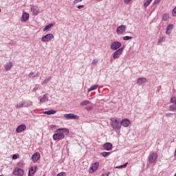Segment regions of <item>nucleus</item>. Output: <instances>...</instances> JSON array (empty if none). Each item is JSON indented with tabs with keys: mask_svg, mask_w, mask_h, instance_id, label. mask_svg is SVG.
<instances>
[{
	"mask_svg": "<svg viewBox=\"0 0 176 176\" xmlns=\"http://www.w3.org/2000/svg\"><path fill=\"white\" fill-rule=\"evenodd\" d=\"M0 12H1V9H0Z\"/></svg>",
	"mask_w": 176,
	"mask_h": 176,
	"instance_id": "bf43d9fd",
	"label": "nucleus"
},
{
	"mask_svg": "<svg viewBox=\"0 0 176 176\" xmlns=\"http://www.w3.org/2000/svg\"><path fill=\"white\" fill-rule=\"evenodd\" d=\"M127 30V26L126 25H121L116 28V32L117 35H123Z\"/></svg>",
	"mask_w": 176,
	"mask_h": 176,
	"instance_id": "20e7f679",
	"label": "nucleus"
},
{
	"mask_svg": "<svg viewBox=\"0 0 176 176\" xmlns=\"http://www.w3.org/2000/svg\"><path fill=\"white\" fill-rule=\"evenodd\" d=\"M103 148L106 151H111L112 149V144L107 142L103 145Z\"/></svg>",
	"mask_w": 176,
	"mask_h": 176,
	"instance_id": "a211bd4d",
	"label": "nucleus"
},
{
	"mask_svg": "<svg viewBox=\"0 0 176 176\" xmlns=\"http://www.w3.org/2000/svg\"><path fill=\"white\" fill-rule=\"evenodd\" d=\"M157 160V155H150L148 157L149 163H155Z\"/></svg>",
	"mask_w": 176,
	"mask_h": 176,
	"instance_id": "ddd939ff",
	"label": "nucleus"
},
{
	"mask_svg": "<svg viewBox=\"0 0 176 176\" xmlns=\"http://www.w3.org/2000/svg\"><path fill=\"white\" fill-rule=\"evenodd\" d=\"M98 63V59H94V60L92 61V65H97Z\"/></svg>",
	"mask_w": 176,
	"mask_h": 176,
	"instance_id": "58836bf2",
	"label": "nucleus"
},
{
	"mask_svg": "<svg viewBox=\"0 0 176 176\" xmlns=\"http://www.w3.org/2000/svg\"><path fill=\"white\" fill-rule=\"evenodd\" d=\"M175 153H176V149L175 150Z\"/></svg>",
	"mask_w": 176,
	"mask_h": 176,
	"instance_id": "4d7b16f0",
	"label": "nucleus"
},
{
	"mask_svg": "<svg viewBox=\"0 0 176 176\" xmlns=\"http://www.w3.org/2000/svg\"><path fill=\"white\" fill-rule=\"evenodd\" d=\"M50 79H52L51 77H50L49 78L45 79L43 82V85H45V83H47V82H49V80H50Z\"/></svg>",
	"mask_w": 176,
	"mask_h": 176,
	"instance_id": "ea45409f",
	"label": "nucleus"
},
{
	"mask_svg": "<svg viewBox=\"0 0 176 176\" xmlns=\"http://www.w3.org/2000/svg\"><path fill=\"white\" fill-rule=\"evenodd\" d=\"M30 12L33 16H38L41 13L38 6H31Z\"/></svg>",
	"mask_w": 176,
	"mask_h": 176,
	"instance_id": "6e6552de",
	"label": "nucleus"
},
{
	"mask_svg": "<svg viewBox=\"0 0 176 176\" xmlns=\"http://www.w3.org/2000/svg\"><path fill=\"white\" fill-rule=\"evenodd\" d=\"M65 134H69V130L67 128H59L56 130V133L53 135V140L54 141L60 140H64L65 138Z\"/></svg>",
	"mask_w": 176,
	"mask_h": 176,
	"instance_id": "f257e3e1",
	"label": "nucleus"
},
{
	"mask_svg": "<svg viewBox=\"0 0 176 176\" xmlns=\"http://www.w3.org/2000/svg\"><path fill=\"white\" fill-rule=\"evenodd\" d=\"M166 115H167V116H168L171 115V113H169V114H166Z\"/></svg>",
	"mask_w": 176,
	"mask_h": 176,
	"instance_id": "5fc2aeb1",
	"label": "nucleus"
},
{
	"mask_svg": "<svg viewBox=\"0 0 176 176\" xmlns=\"http://www.w3.org/2000/svg\"><path fill=\"white\" fill-rule=\"evenodd\" d=\"M55 128H56V126H54V125H51V126H50V129H55Z\"/></svg>",
	"mask_w": 176,
	"mask_h": 176,
	"instance_id": "09e8293b",
	"label": "nucleus"
},
{
	"mask_svg": "<svg viewBox=\"0 0 176 176\" xmlns=\"http://www.w3.org/2000/svg\"><path fill=\"white\" fill-rule=\"evenodd\" d=\"M36 76H39V72H31L28 74V78L32 79L33 78H36Z\"/></svg>",
	"mask_w": 176,
	"mask_h": 176,
	"instance_id": "412c9836",
	"label": "nucleus"
},
{
	"mask_svg": "<svg viewBox=\"0 0 176 176\" xmlns=\"http://www.w3.org/2000/svg\"><path fill=\"white\" fill-rule=\"evenodd\" d=\"M65 172H61L57 174L56 176H65Z\"/></svg>",
	"mask_w": 176,
	"mask_h": 176,
	"instance_id": "a19ab883",
	"label": "nucleus"
},
{
	"mask_svg": "<svg viewBox=\"0 0 176 176\" xmlns=\"http://www.w3.org/2000/svg\"><path fill=\"white\" fill-rule=\"evenodd\" d=\"M89 104H90V101L85 100H83L82 102H81L80 103V105H81L82 107L85 106V105H89Z\"/></svg>",
	"mask_w": 176,
	"mask_h": 176,
	"instance_id": "c85d7f7f",
	"label": "nucleus"
},
{
	"mask_svg": "<svg viewBox=\"0 0 176 176\" xmlns=\"http://www.w3.org/2000/svg\"><path fill=\"white\" fill-rule=\"evenodd\" d=\"M174 176H176V173L175 174V175Z\"/></svg>",
	"mask_w": 176,
	"mask_h": 176,
	"instance_id": "13d9d810",
	"label": "nucleus"
},
{
	"mask_svg": "<svg viewBox=\"0 0 176 176\" xmlns=\"http://www.w3.org/2000/svg\"><path fill=\"white\" fill-rule=\"evenodd\" d=\"M104 175H106V176L111 175V172H107V173H104Z\"/></svg>",
	"mask_w": 176,
	"mask_h": 176,
	"instance_id": "49530a36",
	"label": "nucleus"
},
{
	"mask_svg": "<svg viewBox=\"0 0 176 176\" xmlns=\"http://www.w3.org/2000/svg\"><path fill=\"white\" fill-rule=\"evenodd\" d=\"M98 167H100V162H95V163L91 164V166L89 167V173L90 174H91L93 173H96V171H97V170H98Z\"/></svg>",
	"mask_w": 176,
	"mask_h": 176,
	"instance_id": "0eeeda50",
	"label": "nucleus"
},
{
	"mask_svg": "<svg viewBox=\"0 0 176 176\" xmlns=\"http://www.w3.org/2000/svg\"><path fill=\"white\" fill-rule=\"evenodd\" d=\"M128 164H129V162H126L123 165L116 166L114 168H126V167H127Z\"/></svg>",
	"mask_w": 176,
	"mask_h": 176,
	"instance_id": "cd10ccee",
	"label": "nucleus"
},
{
	"mask_svg": "<svg viewBox=\"0 0 176 176\" xmlns=\"http://www.w3.org/2000/svg\"><path fill=\"white\" fill-rule=\"evenodd\" d=\"M38 87H35L33 89L32 91H36V90H38Z\"/></svg>",
	"mask_w": 176,
	"mask_h": 176,
	"instance_id": "de8ad7c7",
	"label": "nucleus"
},
{
	"mask_svg": "<svg viewBox=\"0 0 176 176\" xmlns=\"http://www.w3.org/2000/svg\"><path fill=\"white\" fill-rule=\"evenodd\" d=\"M36 168L37 166H32L30 169H29V172H28V176H32L34 175V174H35V173L36 172Z\"/></svg>",
	"mask_w": 176,
	"mask_h": 176,
	"instance_id": "4468645a",
	"label": "nucleus"
},
{
	"mask_svg": "<svg viewBox=\"0 0 176 176\" xmlns=\"http://www.w3.org/2000/svg\"><path fill=\"white\" fill-rule=\"evenodd\" d=\"M41 159V155H33L32 157V160L34 163H36Z\"/></svg>",
	"mask_w": 176,
	"mask_h": 176,
	"instance_id": "b1692460",
	"label": "nucleus"
},
{
	"mask_svg": "<svg viewBox=\"0 0 176 176\" xmlns=\"http://www.w3.org/2000/svg\"><path fill=\"white\" fill-rule=\"evenodd\" d=\"M0 176H2V175H0Z\"/></svg>",
	"mask_w": 176,
	"mask_h": 176,
	"instance_id": "052dcab7",
	"label": "nucleus"
},
{
	"mask_svg": "<svg viewBox=\"0 0 176 176\" xmlns=\"http://www.w3.org/2000/svg\"><path fill=\"white\" fill-rule=\"evenodd\" d=\"M146 82H148V80H146V78H140L138 80V85H139V86H141L142 85H144V83H146Z\"/></svg>",
	"mask_w": 176,
	"mask_h": 176,
	"instance_id": "2eb2a0df",
	"label": "nucleus"
},
{
	"mask_svg": "<svg viewBox=\"0 0 176 176\" xmlns=\"http://www.w3.org/2000/svg\"><path fill=\"white\" fill-rule=\"evenodd\" d=\"M53 39H54V34H47L41 38V41L43 43L51 42Z\"/></svg>",
	"mask_w": 176,
	"mask_h": 176,
	"instance_id": "39448f33",
	"label": "nucleus"
},
{
	"mask_svg": "<svg viewBox=\"0 0 176 176\" xmlns=\"http://www.w3.org/2000/svg\"><path fill=\"white\" fill-rule=\"evenodd\" d=\"M176 109V104L171 105L170 107V111H175Z\"/></svg>",
	"mask_w": 176,
	"mask_h": 176,
	"instance_id": "c9c22d12",
	"label": "nucleus"
},
{
	"mask_svg": "<svg viewBox=\"0 0 176 176\" xmlns=\"http://www.w3.org/2000/svg\"><path fill=\"white\" fill-rule=\"evenodd\" d=\"M49 101V97H47V94H45L41 99L40 102L43 104V102H46Z\"/></svg>",
	"mask_w": 176,
	"mask_h": 176,
	"instance_id": "4be33fe9",
	"label": "nucleus"
},
{
	"mask_svg": "<svg viewBox=\"0 0 176 176\" xmlns=\"http://www.w3.org/2000/svg\"><path fill=\"white\" fill-rule=\"evenodd\" d=\"M122 47V43L119 41H113L110 45L111 50H119Z\"/></svg>",
	"mask_w": 176,
	"mask_h": 176,
	"instance_id": "7ed1b4c3",
	"label": "nucleus"
},
{
	"mask_svg": "<svg viewBox=\"0 0 176 176\" xmlns=\"http://www.w3.org/2000/svg\"><path fill=\"white\" fill-rule=\"evenodd\" d=\"M172 16H173V17H176V8H174L172 12Z\"/></svg>",
	"mask_w": 176,
	"mask_h": 176,
	"instance_id": "e433bc0d",
	"label": "nucleus"
},
{
	"mask_svg": "<svg viewBox=\"0 0 176 176\" xmlns=\"http://www.w3.org/2000/svg\"><path fill=\"white\" fill-rule=\"evenodd\" d=\"M101 176H105V173L102 174Z\"/></svg>",
	"mask_w": 176,
	"mask_h": 176,
	"instance_id": "603ef678",
	"label": "nucleus"
},
{
	"mask_svg": "<svg viewBox=\"0 0 176 176\" xmlns=\"http://www.w3.org/2000/svg\"><path fill=\"white\" fill-rule=\"evenodd\" d=\"M162 42H164V38L161 37L158 39V44L162 43Z\"/></svg>",
	"mask_w": 176,
	"mask_h": 176,
	"instance_id": "4c0bfd02",
	"label": "nucleus"
},
{
	"mask_svg": "<svg viewBox=\"0 0 176 176\" xmlns=\"http://www.w3.org/2000/svg\"><path fill=\"white\" fill-rule=\"evenodd\" d=\"M18 167H23V162H19Z\"/></svg>",
	"mask_w": 176,
	"mask_h": 176,
	"instance_id": "c03bdc74",
	"label": "nucleus"
},
{
	"mask_svg": "<svg viewBox=\"0 0 176 176\" xmlns=\"http://www.w3.org/2000/svg\"><path fill=\"white\" fill-rule=\"evenodd\" d=\"M102 155H108V153H103Z\"/></svg>",
	"mask_w": 176,
	"mask_h": 176,
	"instance_id": "8fccbe9b",
	"label": "nucleus"
},
{
	"mask_svg": "<svg viewBox=\"0 0 176 176\" xmlns=\"http://www.w3.org/2000/svg\"><path fill=\"white\" fill-rule=\"evenodd\" d=\"M25 104V101L22 100L21 102H19L16 104L15 108H16V109H19L20 108H23V107H24Z\"/></svg>",
	"mask_w": 176,
	"mask_h": 176,
	"instance_id": "5701e85b",
	"label": "nucleus"
},
{
	"mask_svg": "<svg viewBox=\"0 0 176 176\" xmlns=\"http://www.w3.org/2000/svg\"><path fill=\"white\" fill-rule=\"evenodd\" d=\"M123 41H130V39H133V36H125L122 37Z\"/></svg>",
	"mask_w": 176,
	"mask_h": 176,
	"instance_id": "7c9ffc66",
	"label": "nucleus"
},
{
	"mask_svg": "<svg viewBox=\"0 0 176 176\" xmlns=\"http://www.w3.org/2000/svg\"><path fill=\"white\" fill-rule=\"evenodd\" d=\"M170 102H171V104L176 105V97L175 96L172 97L170 98Z\"/></svg>",
	"mask_w": 176,
	"mask_h": 176,
	"instance_id": "2f4dec72",
	"label": "nucleus"
},
{
	"mask_svg": "<svg viewBox=\"0 0 176 176\" xmlns=\"http://www.w3.org/2000/svg\"><path fill=\"white\" fill-rule=\"evenodd\" d=\"M133 0H124V3L125 5H129V3H131Z\"/></svg>",
	"mask_w": 176,
	"mask_h": 176,
	"instance_id": "72a5a7b5",
	"label": "nucleus"
},
{
	"mask_svg": "<svg viewBox=\"0 0 176 176\" xmlns=\"http://www.w3.org/2000/svg\"><path fill=\"white\" fill-rule=\"evenodd\" d=\"M130 120L129 119H124L120 121V124L123 126V127H129L130 126Z\"/></svg>",
	"mask_w": 176,
	"mask_h": 176,
	"instance_id": "f8f14e48",
	"label": "nucleus"
},
{
	"mask_svg": "<svg viewBox=\"0 0 176 176\" xmlns=\"http://www.w3.org/2000/svg\"><path fill=\"white\" fill-rule=\"evenodd\" d=\"M34 155H39V153H34Z\"/></svg>",
	"mask_w": 176,
	"mask_h": 176,
	"instance_id": "864d4df0",
	"label": "nucleus"
},
{
	"mask_svg": "<svg viewBox=\"0 0 176 176\" xmlns=\"http://www.w3.org/2000/svg\"><path fill=\"white\" fill-rule=\"evenodd\" d=\"M152 1H153V0H144L143 1V6L144 8H148V6H149V5H151V3H152Z\"/></svg>",
	"mask_w": 176,
	"mask_h": 176,
	"instance_id": "393cba45",
	"label": "nucleus"
},
{
	"mask_svg": "<svg viewBox=\"0 0 176 176\" xmlns=\"http://www.w3.org/2000/svg\"><path fill=\"white\" fill-rule=\"evenodd\" d=\"M30 19V14L23 12L21 17V21H27Z\"/></svg>",
	"mask_w": 176,
	"mask_h": 176,
	"instance_id": "dca6fc26",
	"label": "nucleus"
},
{
	"mask_svg": "<svg viewBox=\"0 0 176 176\" xmlns=\"http://www.w3.org/2000/svg\"><path fill=\"white\" fill-rule=\"evenodd\" d=\"M78 9H83L85 8V6H78Z\"/></svg>",
	"mask_w": 176,
	"mask_h": 176,
	"instance_id": "a18cd8bd",
	"label": "nucleus"
},
{
	"mask_svg": "<svg viewBox=\"0 0 176 176\" xmlns=\"http://www.w3.org/2000/svg\"><path fill=\"white\" fill-rule=\"evenodd\" d=\"M64 118L67 120L73 119L74 120H77L79 119V116L74 114V113H69V114H64Z\"/></svg>",
	"mask_w": 176,
	"mask_h": 176,
	"instance_id": "9d476101",
	"label": "nucleus"
},
{
	"mask_svg": "<svg viewBox=\"0 0 176 176\" xmlns=\"http://www.w3.org/2000/svg\"><path fill=\"white\" fill-rule=\"evenodd\" d=\"M162 20L164 21H168V20H170V15L168 14H164L162 16Z\"/></svg>",
	"mask_w": 176,
	"mask_h": 176,
	"instance_id": "bb28decb",
	"label": "nucleus"
},
{
	"mask_svg": "<svg viewBox=\"0 0 176 176\" xmlns=\"http://www.w3.org/2000/svg\"><path fill=\"white\" fill-rule=\"evenodd\" d=\"M98 85H93V86H91V87L88 89V91L90 92V91H93V90H96V89H98Z\"/></svg>",
	"mask_w": 176,
	"mask_h": 176,
	"instance_id": "c756f323",
	"label": "nucleus"
},
{
	"mask_svg": "<svg viewBox=\"0 0 176 176\" xmlns=\"http://www.w3.org/2000/svg\"><path fill=\"white\" fill-rule=\"evenodd\" d=\"M97 1H102V0H97Z\"/></svg>",
	"mask_w": 176,
	"mask_h": 176,
	"instance_id": "6e6d98bb",
	"label": "nucleus"
},
{
	"mask_svg": "<svg viewBox=\"0 0 176 176\" xmlns=\"http://www.w3.org/2000/svg\"><path fill=\"white\" fill-rule=\"evenodd\" d=\"M26 129H27V126H25V124H21L16 128V132L23 133V131H25V130Z\"/></svg>",
	"mask_w": 176,
	"mask_h": 176,
	"instance_id": "9b49d317",
	"label": "nucleus"
},
{
	"mask_svg": "<svg viewBox=\"0 0 176 176\" xmlns=\"http://www.w3.org/2000/svg\"><path fill=\"white\" fill-rule=\"evenodd\" d=\"M12 67H13V63L9 62L4 66V69L5 71H10V69H12Z\"/></svg>",
	"mask_w": 176,
	"mask_h": 176,
	"instance_id": "f3484780",
	"label": "nucleus"
},
{
	"mask_svg": "<svg viewBox=\"0 0 176 176\" xmlns=\"http://www.w3.org/2000/svg\"><path fill=\"white\" fill-rule=\"evenodd\" d=\"M107 155H102L103 157H107Z\"/></svg>",
	"mask_w": 176,
	"mask_h": 176,
	"instance_id": "3c124183",
	"label": "nucleus"
},
{
	"mask_svg": "<svg viewBox=\"0 0 176 176\" xmlns=\"http://www.w3.org/2000/svg\"><path fill=\"white\" fill-rule=\"evenodd\" d=\"M13 174L16 176H23L24 175V170L21 168H15L13 171Z\"/></svg>",
	"mask_w": 176,
	"mask_h": 176,
	"instance_id": "1a4fd4ad",
	"label": "nucleus"
},
{
	"mask_svg": "<svg viewBox=\"0 0 176 176\" xmlns=\"http://www.w3.org/2000/svg\"><path fill=\"white\" fill-rule=\"evenodd\" d=\"M12 159L13 160H16V159H19V155H13Z\"/></svg>",
	"mask_w": 176,
	"mask_h": 176,
	"instance_id": "79ce46f5",
	"label": "nucleus"
},
{
	"mask_svg": "<svg viewBox=\"0 0 176 176\" xmlns=\"http://www.w3.org/2000/svg\"><path fill=\"white\" fill-rule=\"evenodd\" d=\"M160 2H162V0H154L153 5L154 6H156V5H159V3H160Z\"/></svg>",
	"mask_w": 176,
	"mask_h": 176,
	"instance_id": "473e14b6",
	"label": "nucleus"
},
{
	"mask_svg": "<svg viewBox=\"0 0 176 176\" xmlns=\"http://www.w3.org/2000/svg\"><path fill=\"white\" fill-rule=\"evenodd\" d=\"M110 120V124L113 130H120L122 128V125L120 124V118H112Z\"/></svg>",
	"mask_w": 176,
	"mask_h": 176,
	"instance_id": "f03ea898",
	"label": "nucleus"
},
{
	"mask_svg": "<svg viewBox=\"0 0 176 176\" xmlns=\"http://www.w3.org/2000/svg\"><path fill=\"white\" fill-rule=\"evenodd\" d=\"M82 0H74L73 1V5H78V3L82 2Z\"/></svg>",
	"mask_w": 176,
	"mask_h": 176,
	"instance_id": "f704fd0d",
	"label": "nucleus"
},
{
	"mask_svg": "<svg viewBox=\"0 0 176 176\" xmlns=\"http://www.w3.org/2000/svg\"><path fill=\"white\" fill-rule=\"evenodd\" d=\"M123 50H124V47H121L118 50H116L113 54V58L114 60L119 58V57H120V56H122L123 54Z\"/></svg>",
	"mask_w": 176,
	"mask_h": 176,
	"instance_id": "423d86ee",
	"label": "nucleus"
},
{
	"mask_svg": "<svg viewBox=\"0 0 176 176\" xmlns=\"http://www.w3.org/2000/svg\"><path fill=\"white\" fill-rule=\"evenodd\" d=\"M54 24H55L54 23H52L47 25L43 28V31H44V32H45V31H50V29L52 28V27H54Z\"/></svg>",
	"mask_w": 176,
	"mask_h": 176,
	"instance_id": "6ab92c4d",
	"label": "nucleus"
},
{
	"mask_svg": "<svg viewBox=\"0 0 176 176\" xmlns=\"http://www.w3.org/2000/svg\"><path fill=\"white\" fill-rule=\"evenodd\" d=\"M57 111H56L55 110H49L47 111H44L43 113L45 115H54V113H56Z\"/></svg>",
	"mask_w": 176,
	"mask_h": 176,
	"instance_id": "a878e982",
	"label": "nucleus"
},
{
	"mask_svg": "<svg viewBox=\"0 0 176 176\" xmlns=\"http://www.w3.org/2000/svg\"><path fill=\"white\" fill-rule=\"evenodd\" d=\"M174 28V25L169 24L166 28V34L167 35H170L171 34V30Z\"/></svg>",
	"mask_w": 176,
	"mask_h": 176,
	"instance_id": "aec40b11",
	"label": "nucleus"
},
{
	"mask_svg": "<svg viewBox=\"0 0 176 176\" xmlns=\"http://www.w3.org/2000/svg\"><path fill=\"white\" fill-rule=\"evenodd\" d=\"M91 109H93V107L91 106L87 107V111H91Z\"/></svg>",
	"mask_w": 176,
	"mask_h": 176,
	"instance_id": "37998d69",
	"label": "nucleus"
}]
</instances>
